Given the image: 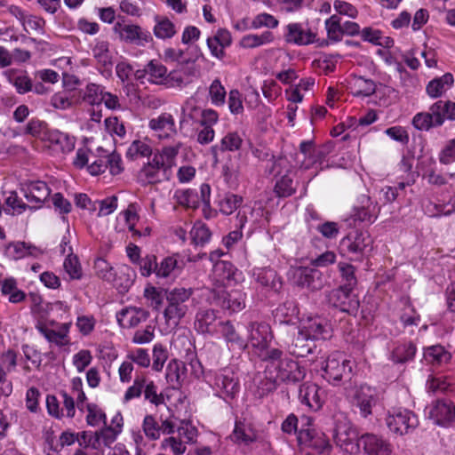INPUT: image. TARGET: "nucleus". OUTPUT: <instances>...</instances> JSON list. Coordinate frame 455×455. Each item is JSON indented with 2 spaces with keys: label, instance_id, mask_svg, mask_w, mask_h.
<instances>
[{
  "label": "nucleus",
  "instance_id": "f257e3e1",
  "mask_svg": "<svg viewBox=\"0 0 455 455\" xmlns=\"http://www.w3.org/2000/svg\"><path fill=\"white\" fill-rule=\"evenodd\" d=\"M261 362L265 363L264 372L270 382L260 395L274 390L277 383H296L306 376L305 368L280 348H271Z\"/></svg>",
  "mask_w": 455,
  "mask_h": 455
},
{
  "label": "nucleus",
  "instance_id": "f03ea898",
  "mask_svg": "<svg viewBox=\"0 0 455 455\" xmlns=\"http://www.w3.org/2000/svg\"><path fill=\"white\" fill-rule=\"evenodd\" d=\"M204 379L212 389L213 395L226 403L235 399L240 392V381L232 368L204 371Z\"/></svg>",
  "mask_w": 455,
  "mask_h": 455
},
{
  "label": "nucleus",
  "instance_id": "7ed1b4c3",
  "mask_svg": "<svg viewBox=\"0 0 455 455\" xmlns=\"http://www.w3.org/2000/svg\"><path fill=\"white\" fill-rule=\"evenodd\" d=\"M193 294L192 288L181 286L164 290L166 307L164 309V318L168 326L176 328L180 324L189 310Z\"/></svg>",
  "mask_w": 455,
  "mask_h": 455
},
{
  "label": "nucleus",
  "instance_id": "20e7f679",
  "mask_svg": "<svg viewBox=\"0 0 455 455\" xmlns=\"http://www.w3.org/2000/svg\"><path fill=\"white\" fill-rule=\"evenodd\" d=\"M116 38L125 44L145 47L153 43L151 32L137 23L119 16L112 28Z\"/></svg>",
  "mask_w": 455,
  "mask_h": 455
},
{
  "label": "nucleus",
  "instance_id": "39448f33",
  "mask_svg": "<svg viewBox=\"0 0 455 455\" xmlns=\"http://www.w3.org/2000/svg\"><path fill=\"white\" fill-rule=\"evenodd\" d=\"M246 330L247 339L245 340L248 348L251 347V351L262 361L272 348L270 342L273 334L269 324L264 322H251L247 325Z\"/></svg>",
  "mask_w": 455,
  "mask_h": 455
},
{
  "label": "nucleus",
  "instance_id": "423d86ee",
  "mask_svg": "<svg viewBox=\"0 0 455 455\" xmlns=\"http://www.w3.org/2000/svg\"><path fill=\"white\" fill-rule=\"evenodd\" d=\"M352 362L340 352L331 354L323 362L322 377L331 385L339 386L342 379L352 372Z\"/></svg>",
  "mask_w": 455,
  "mask_h": 455
},
{
  "label": "nucleus",
  "instance_id": "0eeeda50",
  "mask_svg": "<svg viewBox=\"0 0 455 455\" xmlns=\"http://www.w3.org/2000/svg\"><path fill=\"white\" fill-rule=\"evenodd\" d=\"M385 421L389 431L397 435L411 433L419 424L416 413L403 407L388 410Z\"/></svg>",
  "mask_w": 455,
  "mask_h": 455
},
{
  "label": "nucleus",
  "instance_id": "6e6552de",
  "mask_svg": "<svg viewBox=\"0 0 455 455\" xmlns=\"http://www.w3.org/2000/svg\"><path fill=\"white\" fill-rule=\"evenodd\" d=\"M108 169L112 175L120 174L124 170L122 157L115 151L110 153L102 147H98L92 156L90 164H88V172L97 176Z\"/></svg>",
  "mask_w": 455,
  "mask_h": 455
},
{
  "label": "nucleus",
  "instance_id": "1a4fd4ad",
  "mask_svg": "<svg viewBox=\"0 0 455 455\" xmlns=\"http://www.w3.org/2000/svg\"><path fill=\"white\" fill-rule=\"evenodd\" d=\"M306 425H302L298 431L297 441L299 445L315 450L318 453H328L331 450L329 439L324 433L318 431L312 426L309 418H305Z\"/></svg>",
  "mask_w": 455,
  "mask_h": 455
},
{
  "label": "nucleus",
  "instance_id": "9d476101",
  "mask_svg": "<svg viewBox=\"0 0 455 455\" xmlns=\"http://www.w3.org/2000/svg\"><path fill=\"white\" fill-rule=\"evenodd\" d=\"M299 331L310 340L328 339L331 337L332 330L330 323L317 315H308L299 320Z\"/></svg>",
  "mask_w": 455,
  "mask_h": 455
},
{
  "label": "nucleus",
  "instance_id": "9b49d317",
  "mask_svg": "<svg viewBox=\"0 0 455 455\" xmlns=\"http://www.w3.org/2000/svg\"><path fill=\"white\" fill-rule=\"evenodd\" d=\"M247 294L242 289H232L227 291L216 286L212 290V299L214 303L229 313H237L246 307Z\"/></svg>",
  "mask_w": 455,
  "mask_h": 455
},
{
  "label": "nucleus",
  "instance_id": "f8f14e48",
  "mask_svg": "<svg viewBox=\"0 0 455 455\" xmlns=\"http://www.w3.org/2000/svg\"><path fill=\"white\" fill-rule=\"evenodd\" d=\"M70 323H59L52 321H39L36 329L44 337V339L59 347L69 345V328Z\"/></svg>",
  "mask_w": 455,
  "mask_h": 455
},
{
  "label": "nucleus",
  "instance_id": "ddd939ff",
  "mask_svg": "<svg viewBox=\"0 0 455 455\" xmlns=\"http://www.w3.org/2000/svg\"><path fill=\"white\" fill-rule=\"evenodd\" d=\"M378 392L368 385H361L353 390L350 395V403L359 410L363 418H368L372 414V409L378 403Z\"/></svg>",
  "mask_w": 455,
  "mask_h": 455
},
{
  "label": "nucleus",
  "instance_id": "4468645a",
  "mask_svg": "<svg viewBox=\"0 0 455 455\" xmlns=\"http://www.w3.org/2000/svg\"><path fill=\"white\" fill-rule=\"evenodd\" d=\"M331 146L323 144L316 146L313 140H303L299 144V155L302 156L301 167L309 169L317 164L321 165L325 157L331 153Z\"/></svg>",
  "mask_w": 455,
  "mask_h": 455
},
{
  "label": "nucleus",
  "instance_id": "2eb2a0df",
  "mask_svg": "<svg viewBox=\"0 0 455 455\" xmlns=\"http://www.w3.org/2000/svg\"><path fill=\"white\" fill-rule=\"evenodd\" d=\"M152 36L161 42H170L180 29L173 16L165 14H155L153 16Z\"/></svg>",
  "mask_w": 455,
  "mask_h": 455
},
{
  "label": "nucleus",
  "instance_id": "dca6fc26",
  "mask_svg": "<svg viewBox=\"0 0 455 455\" xmlns=\"http://www.w3.org/2000/svg\"><path fill=\"white\" fill-rule=\"evenodd\" d=\"M291 278L297 286L311 291L321 290L324 284L322 273L315 268L307 267L294 268L291 271Z\"/></svg>",
  "mask_w": 455,
  "mask_h": 455
},
{
  "label": "nucleus",
  "instance_id": "f3484780",
  "mask_svg": "<svg viewBox=\"0 0 455 455\" xmlns=\"http://www.w3.org/2000/svg\"><path fill=\"white\" fill-rule=\"evenodd\" d=\"M283 37L288 44L304 46L315 44L317 34L302 23L292 22L285 26Z\"/></svg>",
  "mask_w": 455,
  "mask_h": 455
},
{
  "label": "nucleus",
  "instance_id": "a211bd4d",
  "mask_svg": "<svg viewBox=\"0 0 455 455\" xmlns=\"http://www.w3.org/2000/svg\"><path fill=\"white\" fill-rule=\"evenodd\" d=\"M353 289L339 286L328 295L329 302L342 312L355 314L359 307L357 297L352 293Z\"/></svg>",
  "mask_w": 455,
  "mask_h": 455
},
{
  "label": "nucleus",
  "instance_id": "6ab92c4d",
  "mask_svg": "<svg viewBox=\"0 0 455 455\" xmlns=\"http://www.w3.org/2000/svg\"><path fill=\"white\" fill-rule=\"evenodd\" d=\"M148 128L160 140H170L177 134L176 123L170 113H161L148 121Z\"/></svg>",
  "mask_w": 455,
  "mask_h": 455
},
{
  "label": "nucleus",
  "instance_id": "aec40b11",
  "mask_svg": "<svg viewBox=\"0 0 455 455\" xmlns=\"http://www.w3.org/2000/svg\"><path fill=\"white\" fill-rule=\"evenodd\" d=\"M223 320L217 316L213 309H201L196 315L195 329L200 334H208L212 337L218 336L220 323Z\"/></svg>",
  "mask_w": 455,
  "mask_h": 455
},
{
  "label": "nucleus",
  "instance_id": "412c9836",
  "mask_svg": "<svg viewBox=\"0 0 455 455\" xmlns=\"http://www.w3.org/2000/svg\"><path fill=\"white\" fill-rule=\"evenodd\" d=\"M299 399L302 404L314 411H319L325 401V391L315 383H303L299 389Z\"/></svg>",
  "mask_w": 455,
  "mask_h": 455
},
{
  "label": "nucleus",
  "instance_id": "4be33fe9",
  "mask_svg": "<svg viewBox=\"0 0 455 455\" xmlns=\"http://www.w3.org/2000/svg\"><path fill=\"white\" fill-rule=\"evenodd\" d=\"M198 74L195 60H188L168 74V84L172 87H182L192 82Z\"/></svg>",
  "mask_w": 455,
  "mask_h": 455
},
{
  "label": "nucleus",
  "instance_id": "5701e85b",
  "mask_svg": "<svg viewBox=\"0 0 455 455\" xmlns=\"http://www.w3.org/2000/svg\"><path fill=\"white\" fill-rule=\"evenodd\" d=\"M360 445L367 455H391L393 452V445L389 440L374 434L363 435Z\"/></svg>",
  "mask_w": 455,
  "mask_h": 455
},
{
  "label": "nucleus",
  "instance_id": "b1692460",
  "mask_svg": "<svg viewBox=\"0 0 455 455\" xmlns=\"http://www.w3.org/2000/svg\"><path fill=\"white\" fill-rule=\"evenodd\" d=\"M110 44L106 40L96 39L92 47V54L97 67L102 75H110L113 67V53L110 51Z\"/></svg>",
  "mask_w": 455,
  "mask_h": 455
},
{
  "label": "nucleus",
  "instance_id": "393cba45",
  "mask_svg": "<svg viewBox=\"0 0 455 455\" xmlns=\"http://www.w3.org/2000/svg\"><path fill=\"white\" fill-rule=\"evenodd\" d=\"M251 276L261 287L278 291L282 288V281L277 275L275 270L271 267H253L251 271Z\"/></svg>",
  "mask_w": 455,
  "mask_h": 455
},
{
  "label": "nucleus",
  "instance_id": "a878e982",
  "mask_svg": "<svg viewBox=\"0 0 455 455\" xmlns=\"http://www.w3.org/2000/svg\"><path fill=\"white\" fill-rule=\"evenodd\" d=\"M149 312L142 307H127L116 313V320L123 328H133L145 322Z\"/></svg>",
  "mask_w": 455,
  "mask_h": 455
},
{
  "label": "nucleus",
  "instance_id": "bb28decb",
  "mask_svg": "<svg viewBox=\"0 0 455 455\" xmlns=\"http://www.w3.org/2000/svg\"><path fill=\"white\" fill-rule=\"evenodd\" d=\"M353 212V217L355 220L372 223L378 217L379 208L370 196L361 195L357 199V204L354 207Z\"/></svg>",
  "mask_w": 455,
  "mask_h": 455
},
{
  "label": "nucleus",
  "instance_id": "cd10ccee",
  "mask_svg": "<svg viewBox=\"0 0 455 455\" xmlns=\"http://www.w3.org/2000/svg\"><path fill=\"white\" fill-rule=\"evenodd\" d=\"M220 324L218 336L215 338H223L229 350L244 351L248 348L246 340L235 331L230 321H224Z\"/></svg>",
  "mask_w": 455,
  "mask_h": 455
},
{
  "label": "nucleus",
  "instance_id": "c85d7f7f",
  "mask_svg": "<svg viewBox=\"0 0 455 455\" xmlns=\"http://www.w3.org/2000/svg\"><path fill=\"white\" fill-rule=\"evenodd\" d=\"M429 417L435 424L447 427L455 420V406L451 401L440 400L430 408Z\"/></svg>",
  "mask_w": 455,
  "mask_h": 455
},
{
  "label": "nucleus",
  "instance_id": "c756f323",
  "mask_svg": "<svg viewBox=\"0 0 455 455\" xmlns=\"http://www.w3.org/2000/svg\"><path fill=\"white\" fill-rule=\"evenodd\" d=\"M184 267V263L181 256L179 253H174L166 256L157 263L156 268V276L157 278H169L176 277L180 275Z\"/></svg>",
  "mask_w": 455,
  "mask_h": 455
},
{
  "label": "nucleus",
  "instance_id": "7c9ffc66",
  "mask_svg": "<svg viewBox=\"0 0 455 455\" xmlns=\"http://www.w3.org/2000/svg\"><path fill=\"white\" fill-rule=\"evenodd\" d=\"M226 254L221 249H217L210 252L209 259L213 265V274L218 277L217 283H224L225 280H230L234 277L235 267L228 261L220 260Z\"/></svg>",
  "mask_w": 455,
  "mask_h": 455
},
{
  "label": "nucleus",
  "instance_id": "2f4dec72",
  "mask_svg": "<svg viewBox=\"0 0 455 455\" xmlns=\"http://www.w3.org/2000/svg\"><path fill=\"white\" fill-rule=\"evenodd\" d=\"M428 113L435 127L442 126L446 119L455 120V102L438 100L431 105Z\"/></svg>",
  "mask_w": 455,
  "mask_h": 455
},
{
  "label": "nucleus",
  "instance_id": "473e14b6",
  "mask_svg": "<svg viewBox=\"0 0 455 455\" xmlns=\"http://www.w3.org/2000/svg\"><path fill=\"white\" fill-rule=\"evenodd\" d=\"M24 196L29 203H34L36 208L41 205L49 198L51 189L46 182L42 180L31 181L24 188Z\"/></svg>",
  "mask_w": 455,
  "mask_h": 455
},
{
  "label": "nucleus",
  "instance_id": "72a5a7b5",
  "mask_svg": "<svg viewBox=\"0 0 455 455\" xmlns=\"http://www.w3.org/2000/svg\"><path fill=\"white\" fill-rule=\"evenodd\" d=\"M44 140L62 153H69L75 148L76 138L68 133L56 129L48 130L44 133Z\"/></svg>",
  "mask_w": 455,
  "mask_h": 455
},
{
  "label": "nucleus",
  "instance_id": "f704fd0d",
  "mask_svg": "<svg viewBox=\"0 0 455 455\" xmlns=\"http://www.w3.org/2000/svg\"><path fill=\"white\" fill-rule=\"evenodd\" d=\"M243 144V138L238 132H228L220 141L219 144H215L211 148V153L215 163L219 162L220 152L223 153L226 151L235 152L241 148Z\"/></svg>",
  "mask_w": 455,
  "mask_h": 455
},
{
  "label": "nucleus",
  "instance_id": "c9c22d12",
  "mask_svg": "<svg viewBox=\"0 0 455 455\" xmlns=\"http://www.w3.org/2000/svg\"><path fill=\"white\" fill-rule=\"evenodd\" d=\"M372 243L366 232L350 233L341 241V246L351 253H363Z\"/></svg>",
  "mask_w": 455,
  "mask_h": 455
},
{
  "label": "nucleus",
  "instance_id": "e433bc0d",
  "mask_svg": "<svg viewBox=\"0 0 455 455\" xmlns=\"http://www.w3.org/2000/svg\"><path fill=\"white\" fill-rule=\"evenodd\" d=\"M42 253L40 249L24 242L10 243L4 249V255L12 260L21 259L28 256L38 257Z\"/></svg>",
  "mask_w": 455,
  "mask_h": 455
},
{
  "label": "nucleus",
  "instance_id": "4c0bfd02",
  "mask_svg": "<svg viewBox=\"0 0 455 455\" xmlns=\"http://www.w3.org/2000/svg\"><path fill=\"white\" fill-rule=\"evenodd\" d=\"M230 438L238 445L249 446L257 440V434L251 424L238 420L235 421Z\"/></svg>",
  "mask_w": 455,
  "mask_h": 455
},
{
  "label": "nucleus",
  "instance_id": "58836bf2",
  "mask_svg": "<svg viewBox=\"0 0 455 455\" xmlns=\"http://www.w3.org/2000/svg\"><path fill=\"white\" fill-rule=\"evenodd\" d=\"M165 170L160 164L154 162V157L151 162L147 163L138 172L137 180L142 186L149 184H156L161 181V171Z\"/></svg>",
  "mask_w": 455,
  "mask_h": 455
},
{
  "label": "nucleus",
  "instance_id": "ea45409f",
  "mask_svg": "<svg viewBox=\"0 0 455 455\" xmlns=\"http://www.w3.org/2000/svg\"><path fill=\"white\" fill-rule=\"evenodd\" d=\"M182 143L175 141L171 145L164 147L160 151L154 155V162L160 164L164 169H169L174 164L176 156H178Z\"/></svg>",
  "mask_w": 455,
  "mask_h": 455
},
{
  "label": "nucleus",
  "instance_id": "a19ab883",
  "mask_svg": "<svg viewBox=\"0 0 455 455\" xmlns=\"http://www.w3.org/2000/svg\"><path fill=\"white\" fill-rule=\"evenodd\" d=\"M453 83L454 78L452 74L445 73L427 84L426 88L427 93L430 98H439L453 85Z\"/></svg>",
  "mask_w": 455,
  "mask_h": 455
},
{
  "label": "nucleus",
  "instance_id": "79ce46f5",
  "mask_svg": "<svg viewBox=\"0 0 455 455\" xmlns=\"http://www.w3.org/2000/svg\"><path fill=\"white\" fill-rule=\"evenodd\" d=\"M8 81L12 84L18 93L25 94L32 91L33 83L25 71L11 69L6 72Z\"/></svg>",
  "mask_w": 455,
  "mask_h": 455
},
{
  "label": "nucleus",
  "instance_id": "37998d69",
  "mask_svg": "<svg viewBox=\"0 0 455 455\" xmlns=\"http://www.w3.org/2000/svg\"><path fill=\"white\" fill-rule=\"evenodd\" d=\"M428 391L433 393H455V379L448 376L432 377L427 382Z\"/></svg>",
  "mask_w": 455,
  "mask_h": 455
},
{
  "label": "nucleus",
  "instance_id": "c03bdc74",
  "mask_svg": "<svg viewBox=\"0 0 455 455\" xmlns=\"http://www.w3.org/2000/svg\"><path fill=\"white\" fill-rule=\"evenodd\" d=\"M416 351L417 347L412 342L400 343L394 347L390 359L395 363H405L413 360Z\"/></svg>",
  "mask_w": 455,
  "mask_h": 455
},
{
  "label": "nucleus",
  "instance_id": "a18cd8bd",
  "mask_svg": "<svg viewBox=\"0 0 455 455\" xmlns=\"http://www.w3.org/2000/svg\"><path fill=\"white\" fill-rule=\"evenodd\" d=\"M83 385V379L80 377H74L70 381L68 395L76 400L77 410L84 413L85 404L89 402Z\"/></svg>",
  "mask_w": 455,
  "mask_h": 455
},
{
  "label": "nucleus",
  "instance_id": "49530a36",
  "mask_svg": "<svg viewBox=\"0 0 455 455\" xmlns=\"http://www.w3.org/2000/svg\"><path fill=\"white\" fill-rule=\"evenodd\" d=\"M324 27L327 33V41L324 43L325 45L336 44L342 40L344 34L340 18L338 15L334 14L328 18L324 22Z\"/></svg>",
  "mask_w": 455,
  "mask_h": 455
},
{
  "label": "nucleus",
  "instance_id": "de8ad7c7",
  "mask_svg": "<svg viewBox=\"0 0 455 455\" xmlns=\"http://www.w3.org/2000/svg\"><path fill=\"white\" fill-rule=\"evenodd\" d=\"M274 41V35L270 31H264L259 35L248 34L240 40V46L245 49L256 48L268 44Z\"/></svg>",
  "mask_w": 455,
  "mask_h": 455
},
{
  "label": "nucleus",
  "instance_id": "09e8293b",
  "mask_svg": "<svg viewBox=\"0 0 455 455\" xmlns=\"http://www.w3.org/2000/svg\"><path fill=\"white\" fill-rule=\"evenodd\" d=\"M74 103V93L68 90H62L53 93L49 100L50 106L55 110H68L73 107Z\"/></svg>",
  "mask_w": 455,
  "mask_h": 455
},
{
  "label": "nucleus",
  "instance_id": "8fccbe9b",
  "mask_svg": "<svg viewBox=\"0 0 455 455\" xmlns=\"http://www.w3.org/2000/svg\"><path fill=\"white\" fill-rule=\"evenodd\" d=\"M176 203L183 207L196 209L199 206V195L195 189H178L173 196Z\"/></svg>",
  "mask_w": 455,
  "mask_h": 455
},
{
  "label": "nucleus",
  "instance_id": "3c124183",
  "mask_svg": "<svg viewBox=\"0 0 455 455\" xmlns=\"http://www.w3.org/2000/svg\"><path fill=\"white\" fill-rule=\"evenodd\" d=\"M352 92L355 96H370L376 91V84L371 79L355 76L351 82Z\"/></svg>",
  "mask_w": 455,
  "mask_h": 455
},
{
  "label": "nucleus",
  "instance_id": "603ef678",
  "mask_svg": "<svg viewBox=\"0 0 455 455\" xmlns=\"http://www.w3.org/2000/svg\"><path fill=\"white\" fill-rule=\"evenodd\" d=\"M16 17L20 20L24 29L29 33L30 30L42 33L44 20L35 15L26 14L21 9L17 8Z\"/></svg>",
  "mask_w": 455,
  "mask_h": 455
},
{
  "label": "nucleus",
  "instance_id": "864d4df0",
  "mask_svg": "<svg viewBox=\"0 0 455 455\" xmlns=\"http://www.w3.org/2000/svg\"><path fill=\"white\" fill-rule=\"evenodd\" d=\"M146 73L148 75V80L153 84H163L166 81L168 84L167 68L160 62L151 60L146 67Z\"/></svg>",
  "mask_w": 455,
  "mask_h": 455
},
{
  "label": "nucleus",
  "instance_id": "5fc2aeb1",
  "mask_svg": "<svg viewBox=\"0 0 455 455\" xmlns=\"http://www.w3.org/2000/svg\"><path fill=\"white\" fill-rule=\"evenodd\" d=\"M143 295L148 307L156 311H159L162 308L164 299L165 298L164 289L148 285L144 289Z\"/></svg>",
  "mask_w": 455,
  "mask_h": 455
},
{
  "label": "nucleus",
  "instance_id": "6e6d98bb",
  "mask_svg": "<svg viewBox=\"0 0 455 455\" xmlns=\"http://www.w3.org/2000/svg\"><path fill=\"white\" fill-rule=\"evenodd\" d=\"M203 109L196 105L195 99H188L181 107V117L180 124L182 125L184 123L188 121L197 122L201 116Z\"/></svg>",
  "mask_w": 455,
  "mask_h": 455
},
{
  "label": "nucleus",
  "instance_id": "4d7b16f0",
  "mask_svg": "<svg viewBox=\"0 0 455 455\" xmlns=\"http://www.w3.org/2000/svg\"><path fill=\"white\" fill-rule=\"evenodd\" d=\"M86 423L91 427H99L101 424L106 425V414L102 409L94 403L85 404Z\"/></svg>",
  "mask_w": 455,
  "mask_h": 455
},
{
  "label": "nucleus",
  "instance_id": "13d9d810",
  "mask_svg": "<svg viewBox=\"0 0 455 455\" xmlns=\"http://www.w3.org/2000/svg\"><path fill=\"white\" fill-rule=\"evenodd\" d=\"M116 220L117 221L123 220L128 230L132 233V235H140V233L135 228V226L139 221V215L137 212V207L134 204H129L125 211L121 212Z\"/></svg>",
  "mask_w": 455,
  "mask_h": 455
},
{
  "label": "nucleus",
  "instance_id": "bf43d9fd",
  "mask_svg": "<svg viewBox=\"0 0 455 455\" xmlns=\"http://www.w3.org/2000/svg\"><path fill=\"white\" fill-rule=\"evenodd\" d=\"M426 358L433 364H443L450 362L451 355L441 345L427 347L425 351Z\"/></svg>",
  "mask_w": 455,
  "mask_h": 455
},
{
  "label": "nucleus",
  "instance_id": "052dcab7",
  "mask_svg": "<svg viewBox=\"0 0 455 455\" xmlns=\"http://www.w3.org/2000/svg\"><path fill=\"white\" fill-rule=\"evenodd\" d=\"M68 251L70 254L67 256L63 262L65 273L71 280H79L82 277L83 272L78 258L73 254L72 247H69Z\"/></svg>",
  "mask_w": 455,
  "mask_h": 455
},
{
  "label": "nucleus",
  "instance_id": "680f3d73",
  "mask_svg": "<svg viewBox=\"0 0 455 455\" xmlns=\"http://www.w3.org/2000/svg\"><path fill=\"white\" fill-rule=\"evenodd\" d=\"M209 100L215 107H222L226 103L227 92L220 80L214 79L209 86Z\"/></svg>",
  "mask_w": 455,
  "mask_h": 455
},
{
  "label": "nucleus",
  "instance_id": "e2e57ef3",
  "mask_svg": "<svg viewBox=\"0 0 455 455\" xmlns=\"http://www.w3.org/2000/svg\"><path fill=\"white\" fill-rule=\"evenodd\" d=\"M152 154V148L146 140H135L128 147L126 156L131 159L148 157Z\"/></svg>",
  "mask_w": 455,
  "mask_h": 455
},
{
  "label": "nucleus",
  "instance_id": "0e129e2a",
  "mask_svg": "<svg viewBox=\"0 0 455 455\" xmlns=\"http://www.w3.org/2000/svg\"><path fill=\"white\" fill-rule=\"evenodd\" d=\"M355 438V433L350 427H337L335 430L334 440L337 445H339L341 449L347 450V447L353 444Z\"/></svg>",
  "mask_w": 455,
  "mask_h": 455
},
{
  "label": "nucleus",
  "instance_id": "69168bd1",
  "mask_svg": "<svg viewBox=\"0 0 455 455\" xmlns=\"http://www.w3.org/2000/svg\"><path fill=\"white\" fill-rule=\"evenodd\" d=\"M310 340L304 335H300L298 331V336L293 339L291 345L289 347V353L296 357H305L312 353V347L309 346L307 341Z\"/></svg>",
  "mask_w": 455,
  "mask_h": 455
},
{
  "label": "nucleus",
  "instance_id": "338daca9",
  "mask_svg": "<svg viewBox=\"0 0 455 455\" xmlns=\"http://www.w3.org/2000/svg\"><path fill=\"white\" fill-rule=\"evenodd\" d=\"M274 191L279 197H288L293 195L296 187L291 174L287 173L280 177L275 182Z\"/></svg>",
  "mask_w": 455,
  "mask_h": 455
},
{
  "label": "nucleus",
  "instance_id": "774afa93",
  "mask_svg": "<svg viewBox=\"0 0 455 455\" xmlns=\"http://www.w3.org/2000/svg\"><path fill=\"white\" fill-rule=\"evenodd\" d=\"M143 394L145 400L158 406L164 403V395L158 393V388L153 380L143 377Z\"/></svg>",
  "mask_w": 455,
  "mask_h": 455
}]
</instances>
